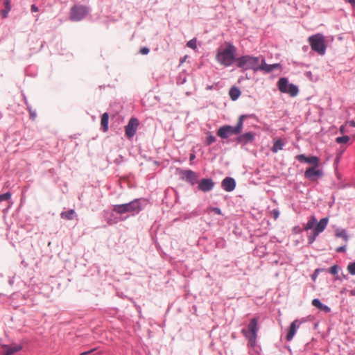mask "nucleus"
<instances>
[{
    "mask_svg": "<svg viewBox=\"0 0 355 355\" xmlns=\"http://www.w3.org/2000/svg\"><path fill=\"white\" fill-rule=\"evenodd\" d=\"M236 48L231 43H227L225 48L218 50L216 58L220 64L230 67L236 62Z\"/></svg>",
    "mask_w": 355,
    "mask_h": 355,
    "instance_id": "1",
    "label": "nucleus"
},
{
    "mask_svg": "<svg viewBox=\"0 0 355 355\" xmlns=\"http://www.w3.org/2000/svg\"><path fill=\"white\" fill-rule=\"evenodd\" d=\"M236 66L243 70L252 69L257 71L259 69V58L251 55H243L236 58Z\"/></svg>",
    "mask_w": 355,
    "mask_h": 355,
    "instance_id": "2",
    "label": "nucleus"
},
{
    "mask_svg": "<svg viewBox=\"0 0 355 355\" xmlns=\"http://www.w3.org/2000/svg\"><path fill=\"white\" fill-rule=\"evenodd\" d=\"M244 118L245 116H240L238 123L235 127L231 125H224L220 127L217 131L218 136L220 138L226 139L230 135L239 134L243 129Z\"/></svg>",
    "mask_w": 355,
    "mask_h": 355,
    "instance_id": "3",
    "label": "nucleus"
},
{
    "mask_svg": "<svg viewBox=\"0 0 355 355\" xmlns=\"http://www.w3.org/2000/svg\"><path fill=\"white\" fill-rule=\"evenodd\" d=\"M258 330V319L256 318L250 320L248 329H243L241 330L243 335L248 339V344L251 347H253L256 343Z\"/></svg>",
    "mask_w": 355,
    "mask_h": 355,
    "instance_id": "4",
    "label": "nucleus"
},
{
    "mask_svg": "<svg viewBox=\"0 0 355 355\" xmlns=\"http://www.w3.org/2000/svg\"><path fill=\"white\" fill-rule=\"evenodd\" d=\"M308 42L313 51L323 55L326 52L325 38L321 33H317L310 36Z\"/></svg>",
    "mask_w": 355,
    "mask_h": 355,
    "instance_id": "5",
    "label": "nucleus"
},
{
    "mask_svg": "<svg viewBox=\"0 0 355 355\" xmlns=\"http://www.w3.org/2000/svg\"><path fill=\"white\" fill-rule=\"evenodd\" d=\"M140 210V203L137 200H132L129 203L116 205L113 207V211L120 214L128 212L138 213Z\"/></svg>",
    "mask_w": 355,
    "mask_h": 355,
    "instance_id": "6",
    "label": "nucleus"
},
{
    "mask_svg": "<svg viewBox=\"0 0 355 355\" xmlns=\"http://www.w3.org/2000/svg\"><path fill=\"white\" fill-rule=\"evenodd\" d=\"M278 88L282 93H287L291 96H295L298 93V88L293 84L288 83L286 78H281L278 81Z\"/></svg>",
    "mask_w": 355,
    "mask_h": 355,
    "instance_id": "7",
    "label": "nucleus"
},
{
    "mask_svg": "<svg viewBox=\"0 0 355 355\" xmlns=\"http://www.w3.org/2000/svg\"><path fill=\"white\" fill-rule=\"evenodd\" d=\"M88 13V8L85 6L76 5L71 8L69 19L71 21H80Z\"/></svg>",
    "mask_w": 355,
    "mask_h": 355,
    "instance_id": "8",
    "label": "nucleus"
},
{
    "mask_svg": "<svg viewBox=\"0 0 355 355\" xmlns=\"http://www.w3.org/2000/svg\"><path fill=\"white\" fill-rule=\"evenodd\" d=\"M139 125V120L136 118H131L125 127V135L128 138H132L136 133Z\"/></svg>",
    "mask_w": 355,
    "mask_h": 355,
    "instance_id": "9",
    "label": "nucleus"
},
{
    "mask_svg": "<svg viewBox=\"0 0 355 355\" xmlns=\"http://www.w3.org/2000/svg\"><path fill=\"white\" fill-rule=\"evenodd\" d=\"M180 175L182 179H184L192 185H194L198 182V175L191 170L181 171Z\"/></svg>",
    "mask_w": 355,
    "mask_h": 355,
    "instance_id": "10",
    "label": "nucleus"
},
{
    "mask_svg": "<svg viewBox=\"0 0 355 355\" xmlns=\"http://www.w3.org/2000/svg\"><path fill=\"white\" fill-rule=\"evenodd\" d=\"M214 182L210 178H203L199 182L198 189L202 192H208L213 189Z\"/></svg>",
    "mask_w": 355,
    "mask_h": 355,
    "instance_id": "11",
    "label": "nucleus"
},
{
    "mask_svg": "<svg viewBox=\"0 0 355 355\" xmlns=\"http://www.w3.org/2000/svg\"><path fill=\"white\" fill-rule=\"evenodd\" d=\"M296 159L300 162H304L313 164L315 167H318L319 164V158L316 156L306 157L304 155L302 154L297 155Z\"/></svg>",
    "mask_w": 355,
    "mask_h": 355,
    "instance_id": "12",
    "label": "nucleus"
},
{
    "mask_svg": "<svg viewBox=\"0 0 355 355\" xmlns=\"http://www.w3.org/2000/svg\"><path fill=\"white\" fill-rule=\"evenodd\" d=\"M317 167L313 166L307 168L304 173V177L309 180H314L316 177L322 175L320 170L316 169Z\"/></svg>",
    "mask_w": 355,
    "mask_h": 355,
    "instance_id": "13",
    "label": "nucleus"
},
{
    "mask_svg": "<svg viewBox=\"0 0 355 355\" xmlns=\"http://www.w3.org/2000/svg\"><path fill=\"white\" fill-rule=\"evenodd\" d=\"M221 186L226 191H232L236 187V182L232 178H225L221 182Z\"/></svg>",
    "mask_w": 355,
    "mask_h": 355,
    "instance_id": "14",
    "label": "nucleus"
},
{
    "mask_svg": "<svg viewBox=\"0 0 355 355\" xmlns=\"http://www.w3.org/2000/svg\"><path fill=\"white\" fill-rule=\"evenodd\" d=\"M301 322L298 320H294L290 325L286 335V340L290 341L293 339L297 329L300 327Z\"/></svg>",
    "mask_w": 355,
    "mask_h": 355,
    "instance_id": "15",
    "label": "nucleus"
},
{
    "mask_svg": "<svg viewBox=\"0 0 355 355\" xmlns=\"http://www.w3.org/2000/svg\"><path fill=\"white\" fill-rule=\"evenodd\" d=\"M254 134L252 132H247L240 135L237 137L236 141L239 144L245 145L248 143L252 142L254 139Z\"/></svg>",
    "mask_w": 355,
    "mask_h": 355,
    "instance_id": "16",
    "label": "nucleus"
},
{
    "mask_svg": "<svg viewBox=\"0 0 355 355\" xmlns=\"http://www.w3.org/2000/svg\"><path fill=\"white\" fill-rule=\"evenodd\" d=\"M328 221L329 220L327 218H323L320 219V220L317 224H315V227L313 229L315 235H318L320 233L324 230L327 226Z\"/></svg>",
    "mask_w": 355,
    "mask_h": 355,
    "instance_id": "17",
    "label": "nucleus"
},
{
    "mask_svg": "<svg viewBox=\"0 0 355 355\" xmlns=\"http://www.w3.org/2000/svg\"><path fill=\"white\" fill-rule=\"evenodd\" d=\"M280 67L279 64H268L265 62L264 60H262V63L259 64V69L266 72H270L274 69H279Z\"/></svg>",
    "mask_w": 355,
    "mask_h": 355,
    "instance_id": "18",
    "label": "nucleus"
},
{
    "mask_svg": "<svg viewBox=\"0 0 355 355\" xmlns=\"http://www.w3.org/2000/svg\"><path fill=\"white\" fill-rule=\"evenodd\" d=\"M312 305L319 309L320 310L324 311L326 313L330 311V308L326 305H324L318 299H313L311 302Z\"/></svg>",
    "mask_w": 355,
    "mask_h": 355,
    "instance_id": "19",
    "label": "nucleus"
},
{
    "mask_svg": "<svg viewBox=\"0 0 355 355\" xmlns=\"http://www.w3.org/2000/svg\"><path fill=\"white\" fill-rule=\"evenodd\" d=\"M108 121L109 115L107 112H105L101 116V125L103 132H107L108 130Z\"/></svg>",
    "mask_w": 355,
    "mask_h": 355,
    "instance_id": "20",
    "label": "nucleus"
},
{
    "mask_svg": "<svg viewBox=\"0 0 355 355\" xmlns=\"http://www.w3.org/2000/svg\"><path fill=\"white\" fill-rule=\"evenodd\" d=\"M74 216L75 211L73 209H70L60 214V217L64 220H73Z\"/></svg>",
    "mask_w": 355,
    "mask_h": 355,
    "instance_id": "21",
    "label": "nucleus"
},
{
    "mask_svg": "<svg viewBox=\"0 0 355 355\" xmlns=\"http://www.w3.org/2000/svg\"><path fill=\"white\" fill-rule=\"evenodd\" d=\"M229 94L230 96V98L233 100V101H235L236 100L240 94H241V92L240 90L236 88V87H232L230 89V92H229Z\"/></svg>",
    "mask_w": 355,
    "mask_h": 355,
    "instance_id": "22",
    "label": "nucleus"
},
{
    "mask_svg": "<svg viewBox=\"0 0 355 355\" xmlns=\"http://www.w3.org/2000/svg\"><path fill=\"white\" fill-rule=\"evenodd\" d=\"M335 235L336 237H340L344 239L345 241H348V235L345 230L337 229L335 231Z\"/></svg>",
    "mask_w": 355,
    "mask_h": 355,
    "instance_id": "23",
    "label": "nucleus"
},
{
    "mask_svg": "<svg viewBox=\"0 0 355 355\" xmlns=\"http://www.w3.org/2000/svg\"><path fill=\"white\" fill-rule=\"evenodd\" d=\"M283 146H284V144L280 139L276 140L274 143L272 148V152L277 153L278 150H282L283 148Z\"/></svg>",
    "mask_w": 355,
    "mask_h": 355,
    "instance_id": "24",
    "label": "nucleus"
},
{
    "mask_svg": "<svg viewBox=\"0 0 355 355\" xmlns=\"http://www.w3.org/2000/svg\"><path fill=\"white\" fill-rule=\"evenodd\" d=\"M316 224V219L314 216H311L304 227V230H309L313 229Z\"/></svg>",
    "mask_w": 355,
    "mask_h": 355,
    "instance_id": "25",
    "label": "nucleus"
},
{
    "mask_svg": "<svg viewBox=\"0 0 355 355\" xmlns=\"http://www.w3.org/2000/svg\"><path fill=\"white\" fill-rule=\"evenodd\" d=\"M349 140V137L347 135L343 137H338L336 139L338 144L347 143Z\"/></svg>",
    "mask_w": 355,
    "mask_h": 355,
    "instance_id": "26",
    "label": "nucleus"
},
{
    "mask_svg": "<svg viewBox=\"0 0 355 355\" xmlns=\"http://www.w3.org/2000/svg\"><path fill=\"white\" fill-rule=\"evenodd\" d=\"M347 270L349 273L352 275H355V262L350 263L347 266Z\"/></svg>",
    "mask_w": 355,
    "mask_h": 355,
    "instance_id": "27",
    "label": "nucleus"
},
{
    "mask_svg": "<svg viewBox=\"0 0 355 355\" xmlns=\"http://www.w3.org/2000/svg\"><path fill=\"white\" fill-rule=\"evenodd\" d=\"M196 43V39H192L187 42V46L191 49H196L197 48Z\"/></svg>",
    "mask_w": 355,
    "mask_h": 355,
    "instance_id": "28",
    "label": "nucleus"
},
{
    "mask_svg": "<svg viewBox=\"0 0 355 355\" xmlns=\"http://www.w3.org/2000/svg\"><path fill=\"white\" fill-rule=\"evenodd\" d=\"M11 194L10 192L5 193L0 195V202L8 200L10 198Z\"/></svg>",
    "mask_w": 355,
    "mask_h": 355,
    "instance_id": "29",
    "label": "nucleus"
},
{
    "mask_svg": "<svg viewBox=\"0 0 355 355\" xmlns=\"http://www.w3.org/2000/svg\"><path fill=\"white\" fill-rule=\"evenodd\" d=\"M338 271V266L337 265H334L329 269V272L332 275H336Z\"/></svg>",
    "mask_w": 355,
    "mask_h": 355,
    "instance_id": "30",
    "label": "nucleus"
},
{
    "mask_svg": "<svg viewBox=\"0 0 355 355\" xmlns=\"http://www.w3.org/2000/svg\"><path fill=\"white\" fill-rule=\"evenodd\" d=\"M216 141V138L215 137H214L213 135H209L207 137V143L208 145H210L212 143H214V141Z\"/></svg>",
    "mask_w": 355,
    "mask_h": 355,
    "instance_id": "31",
    "label": "nucleus"
},
{
    "mask_svg": "<svg viewBox=\"0 0 355 355\" xmlns=\"http://www.w3.org/2000/svg\"><path fill=\"white\" fill-rule=\"evenodd\" d=\"M317 236H318V235H315V232L313 231V235L308 237L309 243H313L315 241Z\"/></svg>",
    "mask_w": 355,
    "mask_h": 355,
    "instance_id": "32",
    "label": "nucleus"
},
{
    "mask_svg": "<svg viewBox=\"0 0 355 355\" xmlns=\"http://www.w3.org/2000/svg\"><path fill=\"white\" fill-rule=\"evenodd\" d=\"M271 214L272 215L274 219L276 220L279 217V211L277 209H273L271 211Z\"/></svg>",
    "mask_w": 355,
    "mask_h": 355,
    "instance_id": "33",
    "label": "nucleus"
},
{
    "mask_svg": "<svg viewBox=\"0 0 355 355\" xmlns=\"http://www.w3.org/2000/svg\"><path fill=\"white\" fill-rule=\"evenodd\" d=\"M4 5L6 7V9H8V10H11V6H10V0H4Z\"/></svg>",
    "mask_w": 355,
    "mask_h": 355,
    "instance_id": "34",
    "label": "nucleus"
},
{
    "mask_svg": "<svg viewBox=\"0 0 355 355\" xmlns=\"http://www.w3.org/2000/svg\"><path fill=\"white\" fill-rule=\"evenodd\" d=\"M211 210L218 215L222 214V211H221L220 209H219L218 207H213L211 209Z\"/></svg>",
    "mask_w": 355,
    "mask_h": 355,
    "instance_id": "35",
    "label": "nucleus"
},
{
    "mask_svg": "<svg viewBox=\"0 0 355 355\" xmlns=\"http://www.w3.org/2000/svg\"><path fill=\"white\" fill-rule=\"evenodd\" d=\"M10 10H8V9L2 10L1 11V15L3 18H6L8 17V12Z\"/></svg>",
    "mask_w": 355,
    "mask_h": 355,
    "instance_id": "36",
    "label": "nucleus"
},
{
    "mask_svg": "<svg viewBox=\"0 0 355 355\" xmlns=\"http://www.w3.org/2000/svg\"><path fill=\"white\" fill-rule=\"evenodd\" d=\"M140 53L142 55H146L149 53V49L147 47H143L140 49Z\"/></svg>",
    "mask_w": 355,
    "mask_h": 355,
    "instance_id": "37",
    "label": "nucleus"
},
{
    "mask_svg": "<svg viewBox=\"0 0 355 355\" xmlns=\"http://www.w3.org/2000/svg\"><path fill=\"white\" fill-rule=\"evenodd\" d=\"M346 250V247L345 246H340V247H338L336 249V251L337 252H343Z\"/></svg>",
    "mask_w": 355,
    "mask_h": 355,
    "instance_id": "38",
    "label": "nucleus"
},
{
    "mask_svg": "<svg viewBox=\"0 0 355 355\" xmlns=\"http://www.w3.org/2000/svg\"><path fill=\"white\" fill-rule=\"evenodd\" d=\"M31 11L34 12L39 11L37 6H36V5H35V4L31 5Z\"/></svg>",
    "mask_w": 355,
    "mask_h": 355,
    "instance_id": "39",
    "label": "nucleus"
},
{
    "mask_svg": "<svg viewBox=\"0 0 355 355\" xmlns=\"http://www.w3.org/2000/svg\"><path fill=\"white\" fill-rule=\"evenodd\" d=\"M345 1L349 3L352 6H355V0H345Z\"/></svg>",
    "mask_w": 355,
    "mask_h": 355,
    "instance_id": "40",
    "label": "nucleus"
},
{
    "mask_svg": "<svg viewBox=\"0 0 355 355\" xmlns=\"http://www.w3.org/2000/svg\"><path fill=\"white\" fill-rule=\"evenodd\" d=\"M30 114H31V117L33 119H35V118L36 117V114L33 112L31 110H30Z\"/></svg>",
    "mask_w": 355,
    "mask_h": 355,
    "instance_id": "41",
    "label": "nucleus"
},
{
    "mask_svg": "<svg viewBox=\"0 0 355 355\" xmlns=\"http://www.w3.org/2000/svg\"><path fill=\"white\" fill-rule=\"evenodd\" d=\"M345 125H341L340 128V132L341 133H344L345 132Z\"/></svg>",
    "mask_w": 355,
    "mask_h": 355,
    "instance_id": "42",
    "label": "nucleus"
},
{
    "mask_svg": "<svg viewBox=\"0 0 355 355\" xmlns=\"http://www.w3.org/2000/svg\"><path fill=\"white\" fill-rule=\"evenodd\" d=\"M196 158V155L193 153L190 154L189 159L190 161H193Z\"/></svg>",
    "mask_w": 355,
    "mask_h": 355,
    "instance_id": "43",
    "label": "nucleus"
},
{
    "mask_svg": "<svg viewBox=\"0 0 355 355\" xmlns=\"http://www.w3.org/2000/svg\"><path fill=\"white\" fill-rule=\"evenodd\" d=\"M316 277H317V275L316 274H314V275H312V279L313 280H315L316 279Z\"/></svg>",
    "mask_w": 355,
    "mask_h": 355,
    "instance_id": "44",
    "label": "nucleus"
},
{
    "mask_svg": "<svg viewBox=\"0 0 355 355\" xmlns=\"http://www.w3.org/2000/svg\"><path fill=\"white\" fill-rule=\"evenodd\" d=\"M89 353V352H83V353L81 354V355H86V354H87Z\"/></svg>",
    "mask_w": 355,
    "mask_h": 355,
    "instance_id": "45",
    "label": "nucleus"
},
{
    "mask_svg": "<svg viewBox=\"0 0 355 355\" xmlns=\"http://www.w3.org/2000/svg\"><path fill=\"white\" fill-rule=\"evenodd\" d=\"M351 124L352 125L354 126L355 125V123L354 121H351Z\"/></svg>",
    "mask_w": 355,
    "mask_h": 355,
    "instance_id": "46",
    "label": "nucleus"
},
{
    "mask_svg": "<svg viewBox=\"0 0 355 355\" xmlns=\"http://www.w3.org/2000/svg\"><path fill=\"white\" fill-rule=\"evenodd\" d=\"M318 270H319L318 269L315 270V273H316L317 272H318Z\"/></svg>",
    "mask_w": 355,
    "mask_h": 355,
    "instance_id": "47",
    "label": "nucleus"
}]
</instances>
